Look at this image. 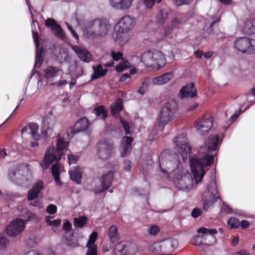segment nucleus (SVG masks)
<instances>
[{
  "label": "nucleus",
  "instance_id": "603ef678",
  "mask_svg": "<svg viewBox=\"0 0 255 255\" xmlns=\"http://www.w3.org/2000/svg\"><path fill=\"white\" fill-rule=\"evenodd\" d=\"M26 243L29 248L34 247L36 245V238L34 236L29 237L26 239Z\"/></svg>",
  "mask_w": 255,
  "mask_h": 255
},
{
  "label": "nucleus",
  "instance_id": "a211bd4d",
  "mask_svg": "<svg viewBox=\"0 0 255 255\" xmlns=\"http://www.w3.org/2000/svg\"><path fill=\"white\" fill-rule=\"evenodd\" d=\"M109 6L118 11H127L132 6L134 0H108Z\"/></svg>",
  "mask_w": 255,
  "mask_h": 255
},
{
  "label": "nucleus",
  "instance_id": "473e14b6",
  "mask_svg": "<svg viewBox=\"0 0 255 255\" xmlns=\"http://www.w3.org/2000/svg\"><path fill=\"white\" fill-rule=\"evenodd\" d=\"M169 11L167 8L160 9L156 16V22L159 24H163L168 18Z\"/></svg>",
  "mask_w": 255,
  "mask_h": 255
},
{
  "label": "nucleus",
  "instance_id": "4c0bfd02",
  "mask_svg": "<svg viewBox=\"0 0 255 255\" xmlns=\"http://www.w3.org/2000/svg\"><path fill=\"white\" fill-rule=\"evenodd\" d=\"M197 233L202 234L205 236L210 235V237L215 241V237L213 236L217 233V231L213 229H207L204 227H201L197 230Z\"/></svg>",
  "mask_w": 255,
  "mask_h": 255
},
{
  "label": "nucleus",
  "instance_id": "774afa93",
  "mask_svg": "<svg viewBox=\"0 0 255 255\" xmlns=\"http://www.w3.org/2000/svg\"><path fill=\"white\" fill-rule=\"evenodd\" d=\"M45 24L47 26L51 27V29H52L53 27H54L55 25L57 24L55 20L50 18L46 19Z\"/></svg>",
  "mask_w": 255,
  "mask_h": 255
},
{
  "label": "nucleus",
  "instance_id": "dca6fc26",
  "mask_svg": "<svg viewBox=\"0 0 255 255\" xmlns=\"http://www.w3.org/2000/svg\"><path fill=\"white\" fill-rule=\"evenodd\" d=\"M136 247L134 244L127 242H120L115 248V255H131L135 253Z\"/></svg>",
  "mask_w": 255,
  "mask_h": 255
},
{
  "label": "nucleus",
  "instance_id": "37998d69",
  "mask_svg": "<svg viewBox=\"0 0 255 255\" xmlns=\"http://www.w3.org/2000/svg\"><path fill=\"white\" fill-rule=\"evenodd\" d=\"M52 218L53 217L50 216H47L45 218V222L48 226L52 227H56L60 225L61 223L60 219H56L54 220H51Z\"/></svg>",
  "mask_w": 255,
  "mask_h": 255
},
{
  "label": "nucleus",
  "instance_id": "f8f14e48",
  "mask_svg": "<svg viewBox=\"0 0 255 255\" xmlns=\"http://www.w3.org/2000/svg\"><path fill=\"white\" fill-rule=\"evenodd\" d=\"M214 118L211 115H205L194 122V126L197 133L200 135H206L212 128Z\"/></svg>",
  "mask_w": 255,
  "mask_h": 255
},
{
  "label": "nucleus",
  "instance_id": "423d86ee",
  "mask_svg": "<svg viewBox=\"0 0 255 255\" xmlns=\"http://www.w3.org/2000/svg\"><path fill=\"white\" fill-rule=\"evenodd\" d=\"M9 178L17 184L27 186L31 182L32 176L27 164H22L17 166L15 169L10 170L8 173Z\"/></svg>",
  "mask_w": 255,
  "mask_h": 255
},
{
  "label": "nucleus",
  "instance_id": "412c9836",
  "mask_svg": "<svg viewBox=\"0 0 255 255\" xmlns=\"http://www.w3.org/2000/svg\"><path fill=\"white\" fill-rule=\"evenodd\" d=\"M72 49L82 61L86 63H89L92 60V55L90 52L84 47L74 45L72 47Z\"/></svg>",
  "mask_w": 255,
  "mask_h": 255
},
{
  "label": "nucleus",
  "instance_id": "f257e3e1",
  "mask_svg": "<svg viewBox=\"0 0 255 255\" xmlns=\"http://www.w3.org/2000/svg\"><path fill=\"white\" fill-rule=\"evenodd\" d=\"M220 144L218 135H211L205 140V147H201L197 153L191 158L190 166L194 176L195 182L198 184L202 180L208 167L214 161V156L211 151H215Z\"/></svg>",
  "mask_w": 255,
  "mask_h": 255
},
{
  "label": "nucleus",
  "instance_id": "9b49d317",
  "mask_svg": "<svg viewBox=\"0 0 255 255\" xmlns=\"http://www.w3.org/2000/svg\"><path fill=\"white\" fill-rule=\"evenodd\" d=\"M218 199H220V196L218 192L216 182L213 180L211 181L210 186L203 195V209L208 210L213 203L217 201Z\"/></svg>",
  "mask_w": 255,
  "mask_h": 255
},
{
  "label": "nucleus",
  "instance_id": "5fc2aeb1",
  "mask_svg": "<svg viewBox=\"0 0 255 255\" xmlns=\"http://www.w3.org/2000/svg\"><path fill=\"white\" fill-rule=\"evenodd\" d=\"M174 28H172V27H167L164 29V37L168 39H171L173 37V34L172 32V30Z\"/></svg>",
  "mask_w": 255,
  "mask_h": 255
},
{
  "label": "nucleus",
  "instance_id": "5701e85b",
  "mask_svg": "<svg viewBox=\"0 0 255 255\" xmlns=\"http://www.w3.org/2000/svg\"><path fill=\"white\" fill-rule=\"evenodd\" d=\"M132 141L133 138L131 137L126 136L123 137L120 149L122 157H124L130 153Z\"/></svg>",
  "mask_w": 255,
  "mask_h": 255
},
{
  "label": "nucleus",
  "instance_id": "c756f323",
  "mask_svg": "<svg viewBox=\"0 0 255 255\" xmlns=\"http://www.w3.org/2000/svg\"><path fill=\"white\" fill-rule=\"evenodd\" d=\"M69 174L70 179L77 184L81 183L82 178V169L79 167H76L73 169L69 170Z\"/></svg>",
  "mask_w": 255,
  "mask_h": 255
},
{
  "label": "nucleus",
  "instance_id": "c9c22d12",
  "mask_svg": "<svg viewBox=\"0 0 255 255\" xmlns=\"http://www.w3.org/2000/svg\"><path fill=\"white\" fill-rule=\"evenodd\" d=\"M94 73L91 76L92 80H95L104 76L107 72V69H104L102 66L99 64L96 68L94 67Z\"/></svg>",
  "mask_w": 255,
  "mask_h": 255
},
{
  "label": "nucleus",
  "instance_id": "39448f33",
  "mask_svg": "<svg viewBox=\"0 0 255 255\" xmlns=\"http://www.w3.org/2000/svg\"><path fill=\"white\" fill-rule=\"evenodd\" d=\"M68 142L59 135L57 139L56 148H49L46 151L44 160L40 163L43 169H47L54 161H58L67 150Z\"/></svg>",
  "mask_w": 255,
  "mask_h": 255
},
{
  "label": "nucleus",
  "instance_id": "49530a36",
  "mask_svg": "<svg viewBox=\"0 0 255 255\" xmlns=\"http://www.w3.org/2000/svg\"><path fill=\"white\" fill-rule=\"evenodd\" d=\"M9 244V241L7 237L0 232V250H3L7 248Z\"/></svg>",
  "mask_w": 255,
  "mask_h": 255
},
{
  "label": "nucleus",
  "instance_id": "f704fd0d",
  "mask_svg": "<svg viewBox=\"0 0 255 255\" xmlns=\"http://www.w3.org/2000/svg\"><path fill=\"white\" fill-rule=\"evenodd\" d=\"M29 130L30 131V134L31 136L36 141L39 140L40 135L38 133L39 130V126L36 123H30L28 124Z\"/></svg>",
  "mask_w": 255,
  "mask_h": 255
},
{
  "label": "nucleus",
  "instance_id": "6ab92c4d",
  "mask_svg": "<svg viewBox=\"0 0 255 255\" xmlns=\"http://www.w3.org/2000/svg\"><path fill=\"white\" fill-rule=\"evenodd\" d=\"M118 169V168L117 165L114 170H111L107 174L103 175L102 179V182L101 187L100 189H95V192L96 193L104 192L110 187L114 179V174L116 172Z\"/></svg>",
  "mask_w": 255,
  "mask_h": 255
},
{
  "label": "nucleus",
  "instance_id": "4468645a",
  "mask_svg": "<svg viewBox=\"0 0 255 255\" xmlns=\"http://www.w3.org/2000/svg\"><path fill=\"white\" fill-rule=\"evenodd\" d=\"M234 44L236 49L243 53L251 54L255 52V39L240 37L235 41Z\"/></svg>",
  "mask_w": 255,
  "mask_h": 255
},
{
  "label": "nucleus",
  "instance_id": "2eb2a0df",
  "mask_svg": "<svg viewBox=\"0 0 255 255\" xmlns=\"http://www.w3.org/2000/svg\"><path fill=\"white\" fill-rule=\"evenodd\" d=\"M25 223L21 218H16L12 221L5 227L4 231L9 237H16L24 230Z\"/></svg>",
  "mask_w": 255,
  "mask_h": 255
},
{
  "label": "nucleus",
  "instance_id": "bb28decb",
  "mask_svg": "<svg viewBox=\"0 0 255 255\" xmlns=\"http://www.w3.org/2000/svg\"><path fill=\"white\" fill-rule=\"evenodd\" d=\"M173 78L171 72L166 73L160 76L153 78L152 83L154 85H162L167 83Z\"/></svg>",
  "mask_w": 255,
  "mask_h": 255
},
{
  "label": "nucleus",
  "instance_id": "de8ad7c7",
  "mask_svg": "<svg viewBox=\"0 0 255 255\" xmlns=\"http://www.w3.org/2000/svg\"><path fill=\"white\" fill-rule=\"evenodd\" d=\"M23 255H55V254L52 251L48 250L41 252L31 251L26 253Z\"/></svg>",
  "mask_w": 255,
  "mask_h": 255
},
{
  "label": "nucleus",
  "instance_id": "393cba45",
  "mask_svg": "<svg viewBox=\"0 0 255 255\" xmlns=\"http://www.w3.org/2000/svg\"><path fill=\"white\" fill-rule=\"evenodd\" d=\"M196 95L193 83H190L184 86L180 91V96L182 99L184 98H193Z\"/></svg>",
  "mask_w": 255,
  "mask_h": 255
},
{
  "label": "nucleus",
  "instance_id": "a18cd8bd",
  "mask_svg": "<svg viewBox=\"0 0 255 255\" xmlns=\"http://www.w3.org/2000/svg\"><path fill=\"white\" fill-rule=\"evenodd\" d=\"M223 210L228 213L234 214L238 216H244L245 214V212L243 211L239 210H232L230 206L227 205L223 204Z\"/></svg>",
  "mask_w": 255,
  "mask_h": 255
},
{
  "label": "nucleus",
  "instance_id": "4be33fe9",
  "mask_svg": "<svg viewBox=\"0 0 255 255\" xmlns=\"http://www.w3.org/2000/svg\"><path fill=\"white\" fill-rule=\"evenodd\" d=\"M43 182L41 180H37L33 184L32 188L27 193V199L31 201L35 199L41 191L44 189Z\"/></svg>",
  "mask_w": 255,
  "mask_h": 255
},
{
  "label": "nucleus",
  "instance_id": "a878e982",
  "mask_svg": "<svg viewBox=\"0 0 255 255\" xmlns=\"http://www.w3.org/2000/svg\"><path fill=\"white\" fill-rule=\"evenodd\" d=\"M20 217L25 223V225L28 222L37 223L39 221V218L36 215L26 209L21 212Z\"/></svg>",
  "mask_w": 255,
  "mask_h": 255
},
{
  "label": "nucleus",
  "instance_id": "72a5a7b5",
  "mask_svg": "<svg viewBox=\"0 0 255 255\" xmlns=\"http://www.w3.org/2000/svg\"><path fill=\"white\" fill-rule=\"evenodd\" d=\"M33 37L34 39V42L35 44V46L36 47L37 50L38 48L39 42L38 41V36L36 33L33 32ZM43 61V52L40 51H38L37 50L36 51V62H35V65L37 66H39Z\"/></svg>",
  "mask_w": 255,
  "mask_h": 255
},
{
  "label": "nucleus",
  "instance_id": "9d476101",
  "mask_svg": "<svg viewBox=\"0 0 255 255\" xmlns=\"http://www.w3.org/2000/svg\"><path fill=\"white\" fill-rule=\"evenodd\" d=\"M115 146L114 142L109 139L101 140L97 145V154L102 160L109 159L114 154Z\"/></svg>",
  "mask_w": 255,
  "mask_h": 255
},
{
  "label": "nucleus",
  "instance_id": "f3484780",
  "mask_svg": "<svg viewBox=\"0 0 255 255\" xmlns=\"http://www.w3.org/2000/svg\"><path fill=\"white\" fill-rule=\"evenodd\" d=\"M55 125V120L50 117H46L43 121L41 128V134L45 138H47L53 134Z\"/></svg>",
  "mask_w": 255,
  "mask_h": 255
},
{
  "label": "nucleus",
  "instance_id": "052dcab7",
  "mask_svg": "<svg viewBox=\"0 0 255 255\" xmlns=\"http://www.w3.org/2000/svg\"><path fill=\"white\" fill-rule=\"evenodd\" d=\"M155 1L156 0H144L143 4L146 9H151Z\"/></svg>",
  "mask_w": 255,
  "mask_h": 255
},
{
  "label": "nucleus",
  "instance_id": "338daca9",
  "mask_svg": "<svg viewBox=\"0 0 255 255\" xmlns=\"http://www.w3.org/2000/svg\"><path fill=\"white\" fill-rule=\"evenodd\" d=\"M202 212V211L201 209L194 208L191 212V216L194 218H196L201 215Z\"/></svg>",
  "mask_w": 255,
  "mask_h": 255
},
{
  "label": "nucleus",
  "instance_id": "2f4dec72",
  "mask_svg": "<svg viewBox=\"0 0 255 255\" xmlns=\"http://www.w3.org/2000/svg\"><path fill=\"white\" fill-rule=\"evenodd\" d=\"M62 70L54 66H48L44 70V76L46 79L54 78Z\"/></svg>",
  "mask_w": 255,
  "mask_h": 255
},
{
  "label": "nucleus",
  "instance_id": "a19ab883",
  "mask_svg": "<svg viewBox=\"0 0 255 255\" xmlns=\"http://www.w3.org/2000/svg\"><path fill=\"white\" fill-rule=\"evenodd\" d=\"M93 113L97 117H101L102 119L105 120L107 117V112L104 106H99L94 109Z\"/></svg>",
  "mask_w": 255,
  "mask_h": 255
},
{
  "label": "nucleus",
  "instance_id": "8fccbe9b",
  "mask_svg": "<svg viewBox=\"0 0 255 255\" xmlns=\"http://www.w3.org/2000/svg\"><path fill=\"white\" fill-rule=\"evenodd\" d=\"M60 60L61 63L65 62H69L71 59V56L69 54L68 52L65 50H63L62 52H60Z\"/></svg>",
  "mask_w": 255,
  "mask_h": 255
},
{
  "label": "nucleus",
  "instance_id": "7ed1b4c3",
  "mask_svg": "<svg viewBox=\"0 0 255 255\" xmlns=\"http://www.w3.org/2000/svg\"><path fill=\"white\" fill-rule=\"evenodd\" d=\"M177 109V103L174 99H170L164 103L160 108L151 133L155 135L158 132L162 131L165 126L173 120Z\"/></svg>",
  "mask_w": 255,
  "mask_h": 255
},
{
  "label": "nucleus",
  "instance_id": "13d9d810",
  "mask_svg": "<svg viewBox=\"0 0 255 255\" xmlns=\"http://www.w3.org/2000/svg\"><path fill=\"white\" fill-rule=\"evenodd\" d=\"M160 231L159 228L157 226H153L148 229V233L152 236L157 234Z\"/></svg>",
  "mask_w": 255,
  "mask_h": 255
},
{
  "label": "nucleus",
  "instance_id": "ea45409f",
  "mask_svg": "<svg viewBox=\"0 0 255 255\" xmlns=\"http://www.w3.org/2000/svg\"><path fill=\"white\" fill-rule=\"evenodd\" d=\"M150 252L156 254H164L161 242L153 243L149 248Z\"/></svg>",
  "mask_w": 255,
  "mask_h": 255
},
{
  "label": "nucleus",
  "instance_id": "cd10ccee",
  "mask_svg": "<svg viewBox=\"0 0 255 255\" xmlns=\"http://www.w3.org/2000/svg\"><path fill=\"white\" fill-rule=\"evenodd\" d=\"M64 170L63 165L59 163H55L51 167V172L57 185H60L61 184L59 175L60 173L64 171Z\"/></svg>",
  "mask_w": 255,
  "mask_h": 255
},
{
  "label": "nucleus",
  "instance_id": "6e6552de",
  "mask_svg": "<svg viewBox=\"0 0 255 255\" xmlns=\"http://www.w3.org/2000/svg\"><path fill=\"white\" fill-rule=\"evenodd\" d=\"M135 24V19L129 15H126L122 17L116 24L115 31L117 34H114V37L116 41L120 40L121 34L126 33L131 30Z\"/></svg>",
  "mask_w": 255,
  "mask_h": 255
},
{
  "label": "nucleus",
  "instance_id": "20e7f679",
  "mask_svg": "<svg viewBox=\"0 0 255 255\" xmlns=\"http://www.w3.org/2000/svg\"><path fill=\"white\" fill-rule=\"evenodd\" d=\"M159 165L161 172L169 178L179 173L183 169L178 155L170 153L168 150L161 153L159 157Z\"/></svg>",
  "mask_w": 255,
  "mask_h": 255
},
{
  "label": "nucleus",
  "instance_id": "58836bf2",
  "mask_svg": "<svg viewBox=\"0 0 255 255\" xmlns=\"http://www.w3.org/2000/svg\"><path fill=\"white\" fill-rule=\"evenodd\" d=\"M87 221L88 218L84 216L74 218L73 221L74 226L75 228H82L87 224Z\"/></svg>",
  "mask_w": 255,
  "mask_h": 255
},
{
  "label": "nucleus",
  "instance_id": "0eeeda50",
  "mask_svg": "<svg viewBox=\"0 0 255 255\" xmlns=\"http://www.w3.org/2000/svg\"><path fill=\"white\" fill-rule=\"evenodd\" d=\"M141 61L145 66L158 70L166 63L165 57L158 50H154L144 52L141 57Z\"/></svg>",
  "mask_w": 255,
  "mask_h": 255
},
{
  "label": "nucleus",
  "instance_id": "680f3d73",
  "mask_svg": "<svg viewBox=\"0 0 255 255\" xmlns=\"http://www.w3.org/2000/svg\"><path fill=\"white\" fill-rule=\"evenodd\" d=\"M120 121L124 127L126 134H130V131L129 130L130 128L128 125V124L122 118L120 119Z\"/></svg>",
  "mask_w": 255,
  "mask_h": 255
},
{
  "label": "nucleus",
  "instance_id": "b1692460",
  "mask_svg": "<svg viewBox=\"0 0 255 255\" xmlns=\"http://www.w3.org/2000/svg\"><path fill=\"white\" fill-rule=\"evenodd\" d=\"M160 242L164 254L172 253L178 246L177 240L173 238L166 239Z\"/></svg>",
  "mask_w": 255,
  "mask_h": 255
},
{
  "label": "nucleus",
  "instance_id": "0e129e2a",
  "mask_svg": "<svg viewBox=\"0 0 255 255\" xmlns=\"http://www.w3.org/2000/svg\"><path fill=\"white\" fill-rule=\"evenodd\" d=\"M202 238L199 235L194 237L191 241L192 244L196 246L200 245L202 243Z\"/></svg>",
  "mask_w": 255,
  "mask_h": 255
},
{
  "label": "nucleus",
  "instance_id": "e433bc0d",
  "mask_svg": "<svg viewBox=\"0 0 255 255\" xmlns=\"http://www.w3.org/2000/svg\"><path fill=\"white\" fill-rule=\"evenodd\" d=\"M111 111L114 115L118 114L123 110V100L119 98L111 106Z\"/></svg>",
  "mask_w": 255,
  "mask_h": 255
},
{
  "label": "nucleus",
  "instance_id": "79ce46f5",
  "mask_svg": "<svg viewBox=\"0 0 255 255\" xmlns=\"http://www.w3.org/2000/svg\"><path fill=\"white\" fill-rule=\"evenodd\" d=\"M53 33L58 37L62 39H64L65 38V33L60 25H55L54 27H52L51 29Z\"/></svg>",
  "mask_w": 255,
  "mask_h": 255
},
{
  "label": "nucleus",
  "instance_id": "69168bd1",
  "mask_svg": "<svg viewBox=\"0 0 255 255\" xmlns=\"http://www.w3.org/2000/svg\"><path fill=\"white\" fill-rule=\"evenodd\" d=\"M62 229L66 233L69 232L72 229V225L68 221H66L63 224Z\"/></svg>",
  "mask_w": 255,
  "mask_h": 255
},
{
  "label": "nucleus",
  "instance_id": "7c9ffc66",
  "mask_svg": "<svg viewBox=\"0 0 255 255\" xmlns=\"http://www.w3.org/2000/svg\"><path fill=\"white\" fill-rule=\"evenodd\" d=\"M108 237L110 242L113 243H115L120 240V235L116 226L112 225L109 228Z\"/></svg>",
  "mask_w": 255,
  "mask_h": 255
},
{
  "label": "nucleus",
  "instance_id": "864d4df0",
  "mask_svg": "<svg viewBox=\"0 0 255 255\" xmlns=\"http://www.w3.org/2000/svg\"><path fill=\"white\" fill-rule=\"evenodd\" d=\"M111 56L113 59L116 61H118L123 58V53L120 51L116 52L112 50L111 52Z\"/></svg>",
  "mask_w": 255,
  "mask_h": 255
},
{
  "label": "nucleus",
  "instance_id": "4d7b16f0",
  "mask_svg": "<svg viewBox=\"0 0 255 255\" xmlns=\"http://www.w3.org/2000/svg\"><path fill=\"white\" fill-rule=\"evenodd\" d=\"M172 1L175 5L181 6L184 4H189L193 0H172Z\"/></svg>",
  "mask_w": 255,
  "mask_h": 255
},
{
  "label": "nucleus",
  "instance_id": "1a4fd4ad",
  "mask_svg": "<svg viewBox=\"0 0 255 255\" xmlns=\"http://www.w3.org/2000/svg\"><path fill=\"white\" fill-rule=\"evenodd\" d=\"M170 178L180 190H188L192 188L193 185L191 182L193 179L190 174L187 173L183 169H181L179 173L172 176Z\"/></svg>",
  "mask_w": 255,
  "mask_h": 255
},
{
  "label": "nucleus",
  "instance_id": "e2e57ef3",
  "mask_svg": "<svg viewBox=\"0 0 255 255\" xmlns=\"http://www.w3.org/2000/svg\"><path fill=\"white\" fill-rule=\"evenodd\" d=\"M148 89V85L145 82H143L141 87L138 90V93L143 95Z\"/></svg>",
  "mask_w": 255,
  "mask_h": 255
},
{
  "label": "nucleus",
  "instance_id": "3c124183",
  "mask_svg": "<svg viewBox=\"0 0 255 255\" xmlns=\"http://www.w3.org/2000/svg\"><path fill=\"white\" fill-rule=\"evenodd\" d=\"M86 247L88 249L86 255H97V246L96 245H86Z\"/></svg>",
  "mask_w": 255,
  "mask_h": 255
},
{
  "label": "nucleus",
  "instance_id": "f03ea898",
  "mask_svg": "<svg viewBox=\"0 0 255 255\" xmlns=\"http://www.w3.org/2000/svg\"><path fill=\"white\" fill-rule=\"evenodd\" d=\"M78 24L84 37L90 40L105 36L111 28L109 20L104 18H95L78 21Z\"/></svg>",
  "mask_w": 255,
  "mask_h": 255
},
{
  "label": "nucleus",
  "instance_id": "c03bdc74",
  "mask_svg": "<svg viewBox=\"0 0 255 255\" xmlns=\"http://www.w3.org/2000/svg\"><path fill=\"white\" fill-rule=\"evenodd\" d=\"M130 67V64L127 60H122L116 67V70L118 72H122L125 69Z\"/></svg>",
  "mask_w": 255,
  "mask_h": 255
},
{
  "label": "nucleus",
  "instance_id": "aec40b11",
  "mask_svg": "<svg viewBox=\"0 0 255 255\" xmlns=\"http://www.w3.org/2000/svg\"><path fill=\"white\" fill-rule=\"evenodd\" d=\"M89 125L88 120L86 118H82L78 120L74 127L68 129L67 132L68 136H71L75 133L83 131L87 129Z\"/></svg>",
  "mask_w": 255,
  "mask_h": 255
},
{
  "label": "nucleus",
  "instance_id": "ddd939ff",
  "mask_svg": "<svg viewBox=\"0 0 255 255\" xmlns=\"http://www.w3.org/2000/svg\"><path fill=\"white\" fill-rule=\"evenodd\" d=\"M175 149L181 155L183 161L188 157L190 152V147L186 134L183 133L174 139Z\"/></svg>",
  "mask_w": 255,
  "mask_h": 255
},
{
  "label": "nucleus",
  "instance_id": "c85d7f7f",
  "mask_svg": "<svg viewBox=\"0 0 255 255\" xmlns=\"http://www.w3.org/2000/svg\"><path fill=\"white\" fill-rule=\"evenodd\" d=\"M242 30L245 34H255V18L246 21Z\"/></svg>",
  "mask_w": 255,
  "mask_h": 255
},
{
  "label": "nucleus",
  "instance_id": "09e8293b",
  "mask_svg": "<svg viewBox=\"0 0 255 255\" xmlns=\"http://www.w3.org/2000/svg\"><path fill=\"white\" fill-rule=\"evenodd\" d=\"M228 226L231 229L238 228L240 226V221L235 218H230L228 222Z\"/></svg>",
  "mask_w": 255,
  "mask_h": 255
},
{
  "label": "nucleus",
  "instance_id": "6e6d98bb",
  "mask_svg": "<svg viewBox=\"0 0 255 255\" xmlns=\"http://www.w3.org/2000/svg\"><path fill=\"white\" fill-rule=\"evenodd\" d=\"M97 238V233L95 232H93L90 236L89 239L88 241L87 245H95L94 244Z\"/></svg>",
  "mask_w": 255,
  "mask_h": 255
},
{
  "label": "nucleus",
  "instance_id": "bf43d9fd",
  "mask_svg": "<svg viewBox=\"0 0 255 255\" xmlns=\"http://www.w3.org/2000/svg\"><path fill=\"white\" fill-rule=\"evenodd\" d=\"M46 211L47 213L50 215L54 214L57 212V207L53 204H51L47 206Z\"/></svg>",
  "mask_w": 255,
  "mask_h": 255
}]
</instances>
